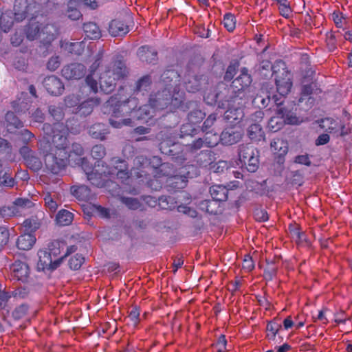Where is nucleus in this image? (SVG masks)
<instances>
[{"label": "nucleus", "instance_id": "c03bdc74", "mask_svg": "<svg viewBox=\"0 0 352 352\" xmlns=\"http://www.w3.org/2000/svg\"><path fill=\"white\" fill-rule=\"evenodd\" d=\"M276 113L283 118L284 122L287 124H295L298 122V118L285 107H280L276 109Z\"/></svg>", "mask_w": 352, "mask_h": 352}, {"label": "nucleus", "instance_id": "de8ad7c7", "mask_svg": "<svg viewBox=\"0 0 352 352\" xmlns=\"http://www.w3.org/2000/svg\"><path fill=\"white\" fill-rule=\"evenodd\" d=\"M239 63L237 60H232L227 67L223 79L225 81H230L233 79L239 70Z\"/></svg>", "mask_w": 352, "mask_h": 352}, {"label": "nucleus", "instance_id": "6e6d98bb", "mask_svg": "<svg viewBox=\"0 0 352 352\" xmlns=\"http://www.w3.org/2000/svg\"><path fill=\"white\" fill-rule=\"evenodd\" d=\"M140 308L137 305L131 307V309L129 311L128 317L133 325L137 326L139 324L140 321Z\"/></svg>", "mask_w": 352, "mask_h": 352}, {"label": "nucleus", "instance_id": "2eb2a0df", "mask_svg": "<svg viewBox=\"0 0 352 352\" xmlns=\"http://www.w3.org/2000/svg\"><path fill=\"white\" fill-rule=\"evenodd\" d=\"M43 85L47 91L52 96H60L65 90V87L61 80L54 75L46 77L44 79Z\"/></svg>", "mask_w": 352, "mask_h": 352}, {"label": "nucleus", "instance_id": "393cba45", "mask_svg": "<svg viewBox=\"0 0 352 352\" xmlns=\"http://www.w3.org/2000/svg\"><path fill=\"white\" fill-rule=\"evenodd\" d=\"M86 43L85 41L80 42H68L66 41H60V47L69 54L75 55H81L85 51Z\"/></svg>", "mask_w": 352, "mask_h": 352}, {"label": "nucleus", "instance_id": "774afa93", "mask_svg": "<svg viewBox=\"0 0 352 352\" xmlns=\"http://www.w3.org/2000/svg\"><path fill=\"white\" fill-rule=\"evenodd\" d=\"M25 162L28 166L34 170H38L42 166V164L39 158L35 157L34 155L28 160H25Z\"/></svg>", "mask_w": 352, "mask_h": 352}, {"label": "nucleus", "instance_id": "49530a36", "mask_svg": "<svg viewBox=\"0 0 352 352\" xmlns=\"http://www.w3.org/2000/svg\"><path fill=\"white\" fill-rule=\"evenodd\" d=\"M9 172L10 168L7 167V170L0 175V186L12 188L16 184L14 179Z\"/></svg>", "mask_w": 352, "mask_h": 352}, {"label": "nucleus", "instance_id": "4be33fe9", "mask_svg": "<svg viewBox=\"0 0 352 352\" xmlns=\"http://www.w3.org/2000/svg\"><path fill=\"white\" fill-rule=\"evenodd\" d=\"M271 148L278 157V162L283 163L284 156L288 152V144L281 138L274 139L270 143Z\"/></svg>", "mask_w": 352, "mask_h": 352}, {"label": "nucleus", "instance_id": "bf43d9fd", "mask_svg": "<svg viewBox=\"0 0 352 352\" xmlns=\"http://www.w3.org/2000/svg\"><path fill=\"white\" fill-rule=\"evenodd\" d=\"M15 206H2L0 207V222L3 219L16 216Z\"/></svg>", "mask_w": 352, "mask_h": 352}, {"label": "nucleus", "instance_id": "4c0bfd02", "mask_svg": "<svg viewBox=\"0 0 352 352\" xmlns=\"http://www.w3.org/2000/svg\"><path fill=\"white\" fill-rule=\"evenodd\" d=\"M74 219V214L67 210H60L56 216L57 224L60 226H69L72 223Z\"/></svg>", "mask_w": 352, "mask_h": 352}, {"label": "nucleus", "instance_id": "13d9d810", "mask_svg": "<svg viewBox=\"0 0 352 352\" xmlns=\"http://www.w3.org/2000/svg\"><path fill=\"white\" fill-rule=\"evenodd\" d=\"M29 306L27 304H21L16 307L12 312V316L16 320L23 318L28 311Z\"/></svg>", "mask_w": 352, "mask_h": 352}, {"label": "nucleus", "instance_id": "5701e85b", "mask_svg": "<svg viewBox=\"0 0 352 352\" xmlns=\"http://www.w3.org/2000/svg\"><path fill=\"white\" fill-rule=\"evenodd\" d=\"M89 135L94 139L103 141L109 133V127L103 123H95L88 129Z\"/></svg>", "mask_w": 352, "mask_h": 352}, {"label": "nucleus", "instance_id": "37998d69", "mask_svg": "<svg viewBox=\"0 0 352 352\" xmlns=\"http://www.w3.org/2000/svg\"><path fill=\"white\" fill-rule=\"evenodd\" d=\"M25 231L32 234L41 227V221L36 217H31L24 220L23 223Z\"/></svg>", "mask_w": 352, "mask_h": 352}, {"label": "nucleus", "instance_id": "a211bd4d", "mask_svg": "<svg viewBox=\"0 0 352 352\" xmlns=\"http://www.w3.org/2000/svg\"><path fill=\"white\" fill-rule=\"evenodd\" d=\"M242 138V133L239 128L232 126L226 128L221 132V144L232 145Z\"/></svg>", "mask_w": 352, "mask_h": 352}, {"label": "nucleus", "instance_id": "a878e982", "mask_svg": "<svg viewBox=\"0 0 352 352\" xmlns=\"http://www.w3.org/2000/svg\"><path fill=\"white\" fill-rule=\"evenodd\" d=\"M255 73L261 78L266 79L272 76L274 65L269 60H263L254 66Z\"/></svg>", "mask_w": 352, "mask_h": 352}, {"label": "nucleus", "instance_id": "69168bd1", "mask_svg": "<svg viewBox=\"0 0 352 352\" xmlns=\"http://www.w3.org/2000/svg\"><path fill=\"white\" fill-rule=\"evenodd\" d=\"M45 205L51 212H54L58 208V204L52 197L50 193H47L44 197Z\"/></svg>", "mask_w": 352, "mask_h": 352}, {"label": "nucleus", "instance_id": "72a5a7b5", "mask_svg": "<svg viewBox=\"0 0 352 352\" xmlns=\"http://www.w3.org/2000/svg\"><path fill=\"white\" fill-rule=\"evenodd\" d=\"M86 36L90 39H98L101 36V31L94 22H87L82 26Z\"/></svg>", "mask_w": 352, "mask_h": 352}, {"label": "nucleus", "instance_id": "9b49d317", "mask_svg": "<svg viewBox=\"0 0 352 352\" xmlns=\"http://www.w3.org/2000/svg\"><path fill=\"white\" fill-rule=\"evenodd\" d=\"M39 4L34 0H15L13 12L14 19L21 21L29 15H34L39 10Z\"/></svg>", "mask_w": 352, "mask_h": 352}, {"label": "nucleus", "instance_id": "7ed1b4c3", "mask_svg": "<svg viewBox=\"0 0 352 352\" xmlns=\"http://www.w3.org/2000/svg\"><path fill=\"white\" fill-rule=\"evenodd\" d=\"M151 162L158 166V167H153L152 173L154 177L158 178L166 177V188L170 192H177L184 188L187 186L188 178L192 177L190 170L196 169L193 165H187L182 167L177 173L173 170L172 164L161 163V158L158 157H153Z\"/></svg>", "mask_w": 352, "mask_h": 352}, {"label": "nucleus", "instance_id": "aec40b11", "mask_svg": "<svg viewBox=\"0 0 352 352\" xmlns=\"http://www.w3.org/2000/svg\"><path fill=\"white\" fill-rule=\"evenodd\" d=\"M58 33V29L54 25L46 24L42 28L41 31L40 30V34L42 36L41 45L47 48L56 38Z\"/></svg>", "mask_w": 352, "mask_h": 352}, {"label": "nucleus", "instance_id": "7c9ffc66", "mask_svg": "<svg viewBox=\"0 0 352 352\" xmlns=\"http://www.w3.org/2000/svg\"><path fill=\"white\" fill-rule=\"evenodd\" d=\"M71 191L73 195L79 200L87 201L91 198V191L90 188L85 185L72 186Z\"/></svg>", "mask_w": 352, "mask_h": 352}, {"label": "nucleus", "instance_id": "603ef678", "mask_svg": "<svg viewBox=\"0 0 352 352\" xmlns=\"http://www.w3.org/2000/svg\"><path fill=\"white\" fill-rule=\"evenodd\" d=\"M48 111L50 116L56 122H60L64 118L63 109L59 106L50 105L48 107Z\"/></svg>", "mask_w": 352, "mask_h": 352}, {"label": "nucleus", "instance_id": "e2e57ef3", "mask_svg": "<svg viewBox=\"0 0 352 352\" xmlns=\"http://www.w3.org/2000/svg\"><path fill=\"white\" fill-rule=\"evenodd\" d=\"M80 98L78 95L76 94H69L65 98V104L66 107L69 108L78 107L80 104Z\"/></svg>", "mask_w": 352, "mask_h": 352}, {"label": "nucleus", "instance_id": "79ce46f5", "mask_svg": "<svg viewBox=\"0 0 352 352\" xmlns=\"http://www.w3.org/2000/svg\"><path fill=\"white\" fill-rule=\"evenodd\" d=\"M126 162L118 157H112L109 162L110 166H107L105 163H102V168H105L107 173L109 176L114 175L117 171L121 170L120 162Z\"/></svg>", "mask_w": 352, "mask_h": 352}, {"label": "nucleus", "instance_id": "0e129e2a", "mask_svg": "<svg viewBox=\"0 0 352 352\" xmlns=\"http://www.w3.org/2000/svg\"><path fill=\"white\" fill-rule=\"evenodd\" d=\"M10 239V232L6 226H0V251L7 245Z\"/></svg>", "mask_w": 352, "mask_h": 352}, {"label": "nucleus", "instance_id": "864d4df0", "mask_svg": "<svg viewBox=\"0 0 352 352\" xmlns=\"http://www.w3.org/2000/svg\"><path fill=\"white\" fill-rule=\"evenodd\" d=\"M197 162L200 166L206 167L212 163V157L210 151L201 152L197 159Z\"/></svg>", "mask_w": 352, "mask_h": 352}, {"label": "nucleus", "instance_id": "4d7b16f0", "mask_svg": "<svg viewBox=\"0 0 352 352\" xmlns=\"http://www.w3.org/2000/svg\"><path fill=\"white\" fill-rule=\"evenodd\" d=\"M85 261L84 257L79 254H76L69 260V266L73 270H77L80 268Z\"/></svg>", "mask_w": 352, "mask_h": 352}, {"label": "nucleus", "instance_id": "c9c22d12", "mask_svg": "<svg viewBox=\"0 0 352 352\" xmlns=\"http://www.w3.org/2000/svg\"><path fill=\"white\" fill-rule=\"evenodd\" d=\"M272 76H275V78H283L284 77H290L292 74L287 69L285 63L282 60H276L274 64V72Z\"/></svg>", "mask_w": 352, "mask_h": 352}, {"label": "nucleus", "instance_id": "f704fd0d", "mask_svg": "<svg viewBox=\"0 0 352 352\" xmlns=\"http://www.w3.org/2000/svg\"><path fill=\"white\" fill-rule=\"evenodd\" d=\"M248 135L252 140L255 142L265 140V133L258 123H253L248 127Z\"/></svg>", "mask_w": 352, "mask_h": 352}, {"label": "nucleus", "instance_id": "20e7f679", "mask_svg": "<svg viewBox=\"0 0 352 352\" xmlns=\"http://www.w3.org/2000/svg\"><path fill=\"white\" fill-rule=\"evenodd\" d=\"M127 74V67L122 57L118 56L113 59L100 74L99 84L101 91L106 94L111 93L115 89L117 82L126 77Z\"/></svg>", "mask_w": 352, "mask_h": 352}, {"label": "nucleus", "instance_id": "dca6fc26", "mask_svg": "<svg viewBox=\"0 0 352 352\" xmlns=\"http://www.w3.org/2000/svg\"><path fill=\"white\" fill-rule=\"evenodd\" d=\"M38 256L37 269L39 271L55 269L60 263L59 258L53 263L52 255L45 250H40L38 252Z\"/></svg>", "mask_w": 352, "mask_h": 352}, {"label": "nucleus", "instance_id": "4468645a", "mask_svg": "<svg viewBox=\"0 0 352 352\" xmlns=\"http://www.w3.org/2000/svg\"><path fill=\"white\" fill-rule=\"evenodd\" d=\"M86 72L85 65L79 63L68 64L61 69V75L67 80L81 79L85 76Z\"/></svg>", "mask_w": 352, "mask_h": 352}, {"label": "nucleus", "instance_id": "423d86ee", "mask_svg": "<svg viewBox=\"0 0 352 352\" xmlns=\"http://www.w3.org/2000/svg\"><path fill=\"white\" fill-rule=\"evenodd\" d=\"M252 82V78L248 73V69L245 67H242L240 69V74L232 80L227 89L228 94L232 101L235 102L236 100H243L244 91L250 87Z\"/></svg>", "mask_w": 352, "mask_h": 352}, {"label": "nucleus", "instance_id": "473e14b6", "mask_svg": "<svg viewBox=\"0 0 352 352\" xmlns=\"http://www.w3.org/2000/svg\"><path fill=\"white\" fill-rule=\"evenodd\" d=\"M151 85V76L149 75L144 76L137 81L135 89H134V94L136 96H139L140 94L142 95H144V91L147 94L150 90Z\"/></svg>", "mask_w": 352, "mask_h": 352}, {"label": "nucleus", "instance_id": "1a4fd4ad", "mask_svg": "<svg viewBox=\"0 0 352 352\" xmlns=\"http://www.w3.org/2000/svg\"><path fill=\"white\" fill-rule=\"evenodd\" d=\"M226 98L227 100L221 102V109H226L223 114L224 120L232 124L240 122L244 116L243 100L241 99L234 102L230 98V96H227Z\"/></svg>", "mask_w": 352, "mask_h": 352}, {"label": "nucleus", "instance_id": "ddd939ff", "mask_svg": "<svg viewBox=\"0 0 352 352\" xmlns=\"http://www.w3.org/2000/svg\"><path fill=\"white\" fill-rule=\"evenodd\" d=\"M161 80L164 88L170 89L174 93L179 94L181 76L173 69H166L161 76Z\"/></svg>", "mask_w": 352, "mask_h": 352}, {"label": "nucleus", "instance_id": "f8f14e48", "mask_svg": "<svg viewBox=\"0 0 352 352\" xmlns=\"http://www.w3.org/2000/svg\"><path fill=\"white\" fill-rule=\"evenodd\" d=\"M208 85V78L204 75H191L189 73L186 76V79L184 82L186 89L190 93H196L202 89H207Z\"/></svg>", "mask_w": 352, "mask_h": 352}, {"label": "nucleus", "instance_id": "6e6552de", "mask_svg": "<svg viewBox=\"0 0 352 352\" xmlns=\"http://www.w3.org/2000/svg\"><path fill=\"white\" fill-rule=\"evenodd\" d=\"M238 155L242 165L246 166L250 173L257 170L259 165V151L251 144H241L239 146Z\"/></svg>", "mask_w": 352, "mask_h": 352}, {"label": "nucleus", "instance_id": "e433bc0d", "mask_svg": "<svg viewBox=\"0 0 352 352\" xmlns=\"http://www.w3.org/2000/svg\"><path fill=\"white\" fill-rule=\"evenodd\" d=\"M41 28L38 22L30 21L25 26L24 32L29 41H34L37 38L40 34Z\"/></svg>", "mask_w": 352, "mask_h": 352}, {"label": "nucleus", "instance_id": "a19ab883", "mask_svg": "<svg viewBox=\"0 0 352 352\" xmlns=\"http://www.w3.org/2000/svg\"><path fill=\"white\" fill-rule=\"evenodd\" d=\"M282 329L281 324L279 322L278 319H274L267 323L266 330L268 332L267 338L269 340H274L276 334Z\"/></svg>", "mask_w": 352, "mask_h": 352}, {"label": "nucleus", "instance_id": "c85d7f7f", "mask_svg": "<svg viewBox=\"0 0 352 352\" xmlns=\"http://www.w3.org/2000/svg\"><path fill=\"white\" fill-rule=\"evenodd\" d=\"M27 94L21 93V97L12 102V107L19 114L26 113L30 107V100L25 98Z\"/></svg>", "mask_w": 352, "mask_h": 352}, {"label": "nucleus", "instance_id": "338daca9", "mask_svg": "<svg viewBox=\"0 0 352 352\" xmlns=\"http://www.w3.org/2000/svg\"><path fill=\"white\" fill-rule=\"evenodd\" d=\"M67 16L72 21H77L82 19V14L78 8L69 6L67 10Z\"/></svg>", "mask_w": 352, "mask_h": 352}, {"label": "nucleus", "instance_id": "9d476101", "mask_svg": "<svg viewBox=\"0 0 352 352\" xmlns=\"http://www.w3.org/2000/svg\"><path fill=\"white\" fill-rule=\"evenodd\" d=\"M177 93L173 92L172 90L163 88L161 91H158L154 94H151L148 99V109H150L162 110L171 104L173 100L177 101Z\"/></svg>", "mask_w": 352, "mask_h": 352}, {"label": "nucleus", "instance_id": "2f4dec72", "mask_svg": "<svg viewBox=\"0 0 352 352\" xmlns=\"http://www.w3.org/2000/svg\"><path fill=\"white\" fill-rule=\"evenodd\" d=\"M5 119L7 123V130L10 133H13L16 129H21L23 126V122L12 111H8L6 113Z\"/></svg>", "mask_w": 352, "mask_h": 352}, {"label": "nucleus", "instance_id": "680f3d73", "mask_svg": "<svg viewBox=\"0 0 352 352\" xmlns=\"http://www.w3.org/2000/svg\"><path fill=\"white\" fill-rule=\"evenodd\" d=\"M219 93L216 90L206 92L204 96V101L209 105L213 106L218 104Z\"/></svg>", "mask_w": 352, "mask_h": 352}, {"label": "nucleus", "instance_id": "cd10ccee", "mask_svg": "<svg viewBox=\"0 0 352 352\" xmlns=\"http://www.w3.org/2000/svg\"><path fill=\"white\" fill-rule=\"evenodd\" d=\"M36 242V237L33 234L25 233L20 235L16 241V246L19 250H29Z\"/></svg>", "mask_w": 352, "mask_h": 352}, {"label": "nucleus", "instance_id": "3c124183", "mask_svg": "<svg viewBox=\"0 0 352 352\" xmlns=\"http://www.w3.org/2000/svg\"><path fill=\"white\" fill-rule=\"evenodd\" d=\"M224 28L229 32H232L236 28V18L231 13H226L223 16Z\"/></svg>", "mask_w": 352, "mask_h": 352}, {"label": "nucleus", "instance_id": "39448f33", "mask_svg": "<svg viewBox=\"0 0 352 352\" xmlns=\"http://www.w3.org/2000/svg\"><path fill=\"white\" fill-rule=\"evenodd\" d=\"M148 160L144 156H137L134 159V164L136 166L135 168H133L131 170H129L128 164L126 162H121L120 168L121 170L117 171L115 173L117 178L122 183H126L129 179L135 177L140 179L141 182H143V179L146 178L147 171L145 168H150V164Z\"/></svg>", "mask_w": 352, "mask_h": 352}, {"label": "nucleus", "instance_id": "09e8293b", "mask_svg": "<svg viewBox=\"0 0 352 352\" xmlns=\"http://www.w3.org/2000/svg\"><path fill=\"white\" fill-rule=\"evenodd\" d=\"M205 145L208 147H214L220 142V135L217 133L207 131L204 138Z\"/></svg>", "mask_w": 352, "mask_h": 352}, {"label": "nucleus", "instance_id": "a18cd8bd", "mask_svg": "<svg viewBox=\"0 0 352 352\" xmlns=\"http://www.w3.org/2000/svg\"><path fill=\"white\" fill-rule=\"evenodd\" d=\"M34 203L28 198H17L13 202L11 206H15L16 216L19 215L22 209L31 208L34 206Z\"/></svg>", "mask_w": 352, "mask_h": 352}, {"label": "nucleus", "instance_id": "0eeeda50", "mask_svg": "<svg viewBox=\"0 0 352 352\" xmlns=\"http://www.w3.org/2000/svg\"><path fill=\"white\" fill-rule=\"evenodd\" d=\"M80 167L87 175V179L90 183L96 187L102 188L105 186L107 177L109 176L107 173L105 168H102V164L98 168L97 164L93 165L85 157L80 160Z\"/></svg>", "mask_w": 352, "mask_h": 352}, {"label": "nucleus", "instance_id": "b1692460", "mask_svg": "<svg viewBox=\"0 0 352 352\" xmlns=\"http://www.w3.org/2000/svg\"><path fill=\"white\" fill-rule=\"evenodd\" d=\"M138 55L140 60L148 63L155 64L157 60V52L148 45L141 46L138 51Z\"/></svg>", "mask_w": 352, "mask_h": 352}, {"label": "nucleus", "instance_id": "052dcab7", "mask_svg": "<svg viewBox=\"0 0 352 352\" xmlns=\"http://www.w3.org/2000/svg\"><path fill=\"white\" fill-rule=\"evenodd\" d=\"M253 102L257 104H260V105H258L260 108H265L271 102V96L267 94H265V96H262L261 94H257L254 98Z\"/></svg>", "mask_w": 352, "mask_h": 352}, {"label": "nucleus", "instance_id": "412c9836", "mask_svg": "<svg viewBox=\"0 0 352 352\" xmlns=\"http://www.w3.org/2000/svg\"><path fill=\"white\" fill-rule=\"evenodd\" d=\"M129 32L127 23L121 19H113L109 25V32L112 36H122Z\"/></svg>", "mask_w": 352, "mask_h": 352}, {"label": "nucleus", "instance_id": "ea45409f", "mask_svg": "<svg viewBox=\"0 0 352 352\" xmlns=\"http://www.w3.org/2000/svg\"><path fill=\"white\" fill-rule=\"evenodd\" d=\"M91 157L96 160L95 164L99 168L104 162L101 160L106 155V148L102 144H96L91 150Z\"/></svg>", "mask_w": 352, "mask_h": 352}, {"label": "nucleus", "instance_id": "f3484780", "mask_svg": "<svg viewBox=\"0 0 352 352\" xmlns=\"http://www.w3.org/2000/svg\"><path fill=\"white\" fill-rule=\"evenodd\" d=\"M10 269L14 278L23 283L28 281L30 268L26 263L19 260L16 261L12 264Z\"/></svg>", "mask_w": 352, "mask_h": 352}, {"label": "nucleus", "instance_id": "f257e3e1", "mask_svg": "<svg viewBox=\"0 0 352 352\" xmlns=\"http://www.w3.org/2000/svg\"><path fill=\"white\" fill-rule=\"evenodd\" d=\"M43 131L47 138H52L53 144L45 155L46 168L53 174H58L67 166L69 156L67 129L63 123L55 122L43 124Z\"/></svg>", "mask_w": 352, "mask_h": 352}, {"label": "nucleus", "instance_id": "8fccbe9b", "mask_svg": "<svg viewBox=\"0 0 352 352\" xmlns=\"http://www.w3.org/2000/svg\"><path fill=\"white\" fill-rule=\"evenodd\" d=\"M240 182L239 181L234 180L232 181L225 185H221V187L226 190V192L224 194V199H221V201H226L228 199V195L232 196L234 193V190L239 188Z\"/></svg>", "mask_w": 352, "mask_h": 352}, {"label": "nucleus", "instance_id": "6ab92c4d", "mask_svg": "<svg viewBox=\"0 0 352 352\" xmlns=\"http://www.w3.org/2000/svg\"><path fill=\"white\" fill-rule=\"evenodd\" d=\"M100 99L98 97L89 98L80 103L76 109L75 113L80 116L86 117L89 116L94 111V108L100 104Z\"/></svg>", "mask_w": 352, "mask_h": 352}, {"label": "nucleus", "instance_id": "bb28decb", "mask_svg": "<svg viewBox=\"0 0 352 352\" xmlns=\"http://www.w3.org/2000/svg\"><path fill=\"white\" fill-rule=\"evenodd\" d=\"M205 116L206 113L201 110L195 109L190 111L188 115V120L189 123L182 125L181 128L182 133H186L187 128H190L189 130L192 131L194 128H192V124H197L200 123L205 118Z\"/></svg>", "mask_w": 352, "mask_h": 352}, {"label": "nucleus", "instance_id": "f03ea898", "mask_svg": "<svg viewBox=\"0 0 352 352\" xmlns=\"http://www.w3.org/2000/svg\"><path fill=\"white\" fill-rule=\"evenodd\" d=\"M120 90L111 96L102 106L104 114L110 115L113 118H122L132 112L137 113L138 119H149L153 116L147 104L140 105L138 96H131L129 98H123Z\"/></svg>", "mask_w": 352, "mask_h": 352}, {"label": "nucleus", "instance_id": "58836bf2", "mask_svg": "<svg viewBox=\"0 0 352 352\" xmlns=\"http://www.w3.org/2000/svg\"><path fill=\"white\" fill-rule=\"evenodd\" d=\"M65 246L66 243L63 240H53L48 243L47 252L54 257H57Z\"/></svg>", "mask_w": 352, "mask_h": 352}, {"label": "nucleus", "instance_id": "c756f323", "mask_svg": "<svg viewBox=\"0 0 352 352\" xmlns=\"http://www.w3.org/2000/svg\"><path fill=\"white\" fill-rule=\"evenodd\" d=\"M292 78L284 77L283 78H275V84L278 93L281 96H286L290 92L292 87Z\"/></svg>", "mask_w": 352, "mask_h": 352}, {"label": "nucleus", "instance_id": "5fc2aeb1", "mask_svg": "<svg viewBox=\"0 0 352 352\" xmlns=\"http://www.w3.org/2000/svg\"><path fill=\"white\" fill-rule=\"evenodd\" d=\"M120 201L130 210H137L141 206V204L137 198L122 197Z\"/></svg>", "mask_w": 352, "mask_h": 352}]
</instances>
